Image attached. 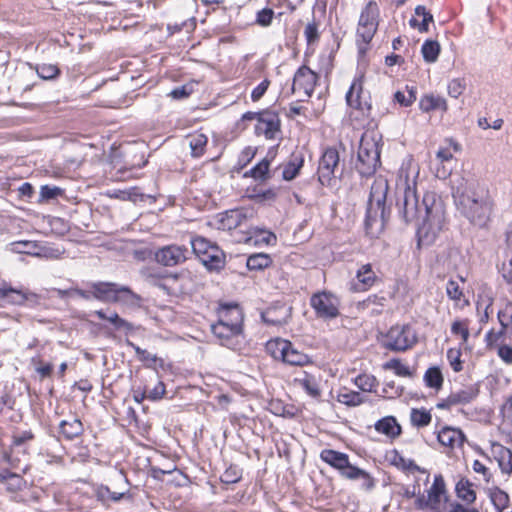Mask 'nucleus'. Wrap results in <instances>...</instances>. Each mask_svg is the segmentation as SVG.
Wrapping results in <instances>:
<instances>
[{
  "instance_id": "f257e3e1",
  "label": "nucleus",
  "mask_w": 512,
  "mask_h": 512,
  "mask_svg": "<svg viewBox=\"0 0 512 512\" xmlns=\"http://www.w3.org/2000/svg\"><path fill=\"white\" fill-rule=\"evenodd\" d=\"M397 204L402 207L406 221L422 217V223L417 229L418 246L434 243L446 223L445 205L437 194L426 192L420 205L415 186L407 185L402 200H398Z\"/></svg>"
},
{
  "instance_id": "f03ea898",
  "label": "nucleus",
  "mask_w": 512,
  "mask_h": 512,
  "mask_svg": "<svg viewBox=\"0 0 512 512\" xmlns=\"http://www.w3.org/2000/svg\"><path fill=\"white\" fill-rule=\"evenodd\" d=\"M256 217L253 208H237L225 211L218 219V229L233 231L236 242L247 245H270L276 242V235L264 228L252 225Z\"/></svg>"
},
{
  "instance_id": "7ed1b4c3",
  "label": "nucleus",
  "mask_w": 512,
  "mask_h": 512,
  "mask_svg": "<svg viewBox=\"0 0 512 512\" xmlns=\"http://www.w3.org/2000/svg\"><path fill=\"white\" fill-rule=\"evenodd\" d=\"M453 197L458 210L474 224H482L493 208L489 189L475 180H466L458 185Z\"/></svg>"
},
{
  "instance_id": "20e7f679",
  "label": "nucleus",
  "mask_w": 512,
  "mask_h": 512,
  "mask_svg": "<svg viewBox=\"0 0 512 512\" xmlns=\"http://www.w3.org/2000/svg\"><path fill=\"white\" fill-rule=\"evenodd\" d=\"M414 506L422 512H480L476 507L452 501L442 474L434 476L431 486L416 497Z\"/></svg>"
},
{
  "instance_id": "39448f33",
  "label": "nucleus",
  "mask_w": 512,
  "mask_h": 512,
  "mask_svg": "<svg viewBox=\"0 0 512 512\" xmlns=\"http://www.w3.org/2000/svg\"><path fill=\"white\" fill-rule=\"evenodd\" d=\"M75 295L85 299H96L104 303H120L128 307H140L142 298L130 287L115 282L97 281L89 284V289L74 288Z\"/></svg>"
},
{
  "instance_id": "423d86ee",
  "label": "nucleus",
  "mask_w": 512,
  "mask_h": 512,
  "mask_svg": "<svg viewBox=\"0 0 512 512\" xmlns=\"http://www.w3.org/2000/svg\"><path fill=\"white\" fill-rule=\"evenodd\" d=\"M319 457L324 463L337 470L343 478L360 480L362 489L368 491L375 486L374 478L367 471L351 464L348 454L333 449H323Z\"/></svg>"
},
{
  "instance_id": "0eeeda50",
  "label": "nucleus",
  "mask_w": 512,
  "mask_h": 512,
  "mask_svg": "<svg viewBox=\"0 0 512 512\" xmlns=\"http://www.w3.org/2000/svg\"><path fill=\"white\" fill-rule=\"evenodd\" d=\"M266 351L273 359L291 366H305L312 362L307 354L295 348L289 340L282 338L269 340L266 343Z\"/></svg>"
},
{
  "instance_id": "6e6552de",
  "label": "nucleus",
  "mask_w": 512,
  "mask_h": 512,
  "mask_svg": "<svg viewBox=\"0 0 512 512\" xmlns=\"http://www.w3.org/2000/svg\"><path fill=\"white\" fill-rule=\"evenodd\" d=\"M193 252L209 271H220L225 267L226 256L223 250L204 237L191 240Z\"/></svg>"
},
{
  "instance_id": "1a4fd4ad",
  "label": "nucleus",
  "mask_w": 512,
  "mask_h": 512,
  "mask_svg": "<svg viewBox=\"0 0 512 512\" xmlns=\"http://www.w3.org/2000/svg\"><path fill=\"white\" fill-rule=\"evenodd\" d=\"M415 330L409 324H396L384 334L382 346L390 351L405 352L417 343Z\"/></svg>"
},
{
  "instance_id": "9d476101",
  "label": "nucleus",
  "mask_w": 512,
  "mask_h": 512,
  "mask_svg": "<svg viewBox=\"0 0 512 512\" xmlns=\"http://www.w3.org/2000/svg\"><path fill=\"white\" fill-rule=\"evenodd\" d=\"M309 303L319 319L332 320L340 315V299L332 292H315L311 295Z\"/></svg>"
},
{
  "instance_id": "9b49d317",
  "label": "nucleus",
  "mask_w": 512,
  "mask_h": 512,
  "mask_svg": "<svg viewBox=\"0 0 512 512\" xmlns=\"http://www.w3.org/2000/svg\"><path fill=\"white\" fill-rule=\"evenodd\" d=\"M40 296L28 289H18L11 284L3 282L0 286V306H25L39 303Z\"/></svg>"
},
{
  "instance_id": "f8f14e48",
  "label": "nucleus",
  "mask_w": 512,
  "mask_h": 512,
  "mask_svg": "<svg viewBox=\"0 0 512 512\" xmlns=\"http://www.w3.org/2000/svg\"><path fill=\"white\" fill-rule=\"evenodd\" d=\"M190 252L187 246L170 244L158 248L155 251V261L164 267H175L182 265L189 258Z\"/></svg>"
},
{
  "instance_id": "ddd939ff",
  "label": "nucleus",
  "mask_w": 512,
  "mask_h": 512,
  "mask_svg": "<svg viewBox=\"0 0 512 512\" xmlns=\"http://www.w3.org/2000/svg\"><path fill=\"white\" fill-rule=\"evenodd\" d=\"M378 14L379 9L377 4L375 2H369L360 15L357 36L366 44L372 40L377 30Z\"/></svg>"
},
{
  "instance_id": "4468645a",
  "label": "nucleus",
  "mask_w": 512,
  "mask_h": 512,
  "mask_svg": "<svg viewBox=\"0 0 512 512\" xmlns=\"http://www.w3.org/2000/svg\"><path fill=\"white\" fill-rule=\"evenodd\" d=\"M478 392V389L474 386L452 391L446 398L438 402L436 407L441 410H450L458 405L469 404L478 396Z\"/></svg>"
},
{
  "instance_id": "2eb2a0df",
  "label": "nucleus",
  "mask_w": 512,
  "mask_h": 512,
  "mask_svg": "<svg viewBox=\"0 0 512 512\" xmlns=\"http://www.w3.org/2000/svg\"><path fill=\"white\" fill-rule=\"evenodd\" d=\"M363 78V75L354 78L345 98L349 107L359 110L364 116H369L371 104L361 98L363 93Z\"/></svg>"
},
{
  "instance_id": "dca6fc26",
  "label": "nucleus",
  "mask_w": 512,
  "mask_h": 512,
  "mask_svg": "<svg viewBox=\"0 0 512 512\" xmlns=\"http://www.w3.org/2000/svg\"><path fill=\"white\" fill-rule=\"evenodd\" d=\"M257 135H263L266 139H275L280 133V119L277 113L263 111L255 125Z\"/></svg>"
},
{
  "instance_id": "f3484780",
  "label": "nucleus",
  "mask_w": 512,
  "mask_h": 512,
  "mask_svg": "<svg viewBox=\"0 0 512 512\" xmlns=\"http://www.w3.org/2000/svg\"><path fill=\"white\" fill-rule=\"evenodd\" d=\"M355 279L352 286L354 292H367L381 281L370 263L362 264L357 269Z\"/></svg>"
},
{
  "instance_id": "a211bd4d",
  "label": "nucleus",
  "mask_w": 512,
  "mask_h": 512,
  "mask_svg": "<svg viewBox=\"0 0 512 512\" xmlns=\"http://www.w3.org/2000/svg\"><path fill=\"white\" fill-rule=\"evenodd\" d=\"M213 335L220 341L221 345L232 348L236 345L237 339L242 335L243 329L220 322L211 325Z\"/></svg>"
},
{
  "instance_id": "6ab92c4d",
  "label": "nucleus",
  "mask_w": 512,
  "mask_h": 512,
  "mask_svg": "<svg viewBox=\"0 0 512 512\" xmlns=\"http://www.w3.org/2000/svg\"><path fill=\"white\" fill-rule=\"evenodd\" d=\"M316 81L317 74L307 66H302L294 75L292 89L294 92L303 91L305 96L310 97L314 91Z\"/></svg>"
},
{
  "instance_id": "aec40b11",
  "label": "nucleus",
  "mask_w": 512,
  "mask_h": 512,
  "mask_svg": "<svg viewBox=\"0 0 512 512\" xmlns=\"http://www.w3.org/2000/svg\"><path fill=\"white\" fill-rule=\"evenodd\" d=\"M374 429L378 434L384 435L391 442L398 439L403 433L402 426L396 417L392 415L377 420L374 423Z\"/></svg>"
},
{
  "instance_id": "412c9836",
  "label": "nucleus",
  "mask_w": 512,
  "mask_h": 512,
  "mask_svg": "<svg viewBox=\"0 0 512 512\" xmlns=\"http://www.w3.org/2000/svg\"><path fill=\"white\" fill-rule=\"evenodd\" d=\"M457 502L466 507H472L477 500V492L474 489V483L467 477H460L454 487Z\"/></svg>"
},
{
  "instance_id": "4be33fe9",
  "label": "nucleus",
  "mask_w": 512,
  "mask_h": 512,
  "mask_svg": "<svg viewBox=\"0 0 512 512\" xmlns=\"http://www.w3.org/2000/svg\"><path fill=\"white\" fill-rule=\"evenodd\" d=\"M218 321L243 329V312L238 304H221L217 309Z\"/></svg>"
},
{
  "instance_id": "5701e85b",
  "label": "nucleus",
  "mask_w": 512,
  "mask_h": 512,
  "mask_svg": "<svg viewBox=\"0 0 512 512\" xmlns=\"http://www.w3.org/2000/svg\"><path fill=\"white\" fill-rule=\"evenodd\" d=\"M58 433L61 439L72 441L83 435L84 425L78 417L70 416L60 421Z\"/></svg>"
},
{
  "instance_id": "b1692460",
  "label": "nucleus",
  "mask_w": 512,
  "mask_h": 512,
  "mask_svg": "<svg viewBox=\"0 0 512 512\" xmlns=\"http://www.w3.org/2000/svg\"><path fill=\"white\" fill-rule=\"evenodd\" d=\"M437 439L442 446L455 449L463 446L465 435L459 428L445 426L438 432Z\"/></svg>"
},
{
  "instance_id": "393cba45",
  "label": "nucleus",
  "mask_w": 512,
  "mask_h": 512,
  "mask_svg": "<svg viewBox=\"0 0 512 512\" xmlns=\"http://www.w3.org/2000/svg\"><path fill=\"white\" fill-rule=\"evenodd\" d=\"M491 453L497 461L501 472L510 476L512 474V450L500 443L493 442Z\"/></svg>"
},
{
  "instance_id": "a878e982",
  "label": "nucleus",
  "mask_w": 512,
  "mask_h": 512,
  "mask_svg": "<svg viewBox=\"0 0 512 512\" xmlns=\"http://www.w3.org/2000/svg\"><path fill=\"white\" fill-rule=\"evenodd\" d=\"M30 364L40 380L52 378L54 373V364L52 361L45 358L43 347H41V349L31 357Z\"/></svg>"
},
{
  "instance_id": "bb28decb",
  "label": "nucleus",
  "mask_w": 512,
  "mask_h": 512,
  "mask_svg": "<svg viewBox=\"0 0 512 512\" xmlns=\"http://www.w3.org/2000/svg\"><path fill=\"white\" fill-rule=\"evenodd\" d=\"M293 384L302 388L312 398L321 396L319 379L307 371H303L298 377H295Z\"/></svg>"
},
{
  "instance_id": "cd10ccee",
  "label": "nucleus",
  "mask_w": 512,
  "mask_h": 512,
  "mask_svg": "<svg viewBox=\"0 0 512 512\" xmlns=\"http://www.w3.org/2000/svg\"><path fill=\"white\" fill-rule=\"evenodd\" d=\"M390 463L392 466H394L398 470H400L404 473H407V474H414L416 472L427 473V471L424 468H421L420 466H418L414 460L405 458L397 450H393L391 452Z\"/></svg>"
},
{
  "instance_id": "c85d7f7f",
  "label": "nucleus",
  "mask_w": 512,
  "mask_h": 512,
  "mask_svg": "<svg viewBox=\"0 0 512 512\" xmlns=\"http://www.w3.org/2000/svg\"><path fill=\"white\" fill-rule=\"evenodd\" d=\"M148 162H141L137 165H132L130 167H126V166H121V167H117V166H114L112 169L114 172H110L111 173V178L114 180V181H119V182H125V181H129V180H132V179H138V178H141L142 177V173H140V170L143 169V167L147 164Z\"/></svg>"
},
{
  "instance_id": "c756f323",
  "label": "nucleus",
  "mask_w": 512,
  "mask_h": 512,
  "mask_svg": "<svg viewBox=\"0 0 512 512\" xmlns=\"http://www.w3.org/2000/svg\"><path fill=\"white\" fill-rule=\"evenodd\" d=\"M358 160H380L379 143L368 136H363L358 149Z\"/></svg>"
},
{
  "instance_id": "7c9ffc66",
  "label": "nucleus",
  "mask_w": 512,
  "mask_h": 512,
  "mask_svg": "<svg viewBox=\"0 0 512 512\" xmlns=\"http://www.w3.org/2000/svg\"><path fill=\"white\" fill-rule=\"evenodd\" d=\"M387 304V297L382 292H380L370 294L367 298L358 302V308L362 310H368L372 314L379 315L383 312Z\"/></svg>"
},
{
  "instance_id": "2f4dec72",
  "label": "nucleus",
  "mask_w": 512,
  "mask_h": 512,
  "mask_svg": "<svg viewBox=\"0 0 512 512\" xmlns=\"http://www.w3.org/2000/svg\"><path fill=\"white\" fill-rule=\"evenodd\" d=\"M94 314L98 319L108 321L116 331L124 332L125 334H130L135 331V326L120 317L116 312L108 316L103 310H97Z\"/></svg>"
},
{
  "instance_id": "473e14b6",
  "label": "nucleus",
  "mask_w": 512,
  "mask_h": 512,
  "mask_svg": "<svg viewBox=\"0 0 512 512\" xmlns=\"http://www.w3.org/2000/svg\"><path fill=\"white\" fill-rule=\"evenodd\" d=\"M446 294L448 298L453 301L454 307L460 310L470 305L469 299L465 296L463 289L459 283L450 279L446 284Z\"/></svg>"
},
{
  "instance_id": "72a5a7b5",
  "label": "nucleus",
  "mask_w": 512,
  "mask_h": 512,
  "mask_svg": "<svg viewBox=\"0 0 512 512\" xmlns=\"http://www.w3.org/2000/svg\"><path fill=\"white\" fill-rule=\"evenodd\" d=\"M509 329L499 328L490 329L484 337L485 348L489 351H497L499 347H502L505 344L507 334L509 333Z\"/></svg>"
},
{
  "instance_id": "f704fd0d",
  "label": "nucleus",
  "mask_w": 512,
  "mask_h": 512,
  "mask_svg": "<svg viewBox=\"0 0 512 512\" xmlns=\"http://www.w3.org/2000/svg\"><path fill=\"white\" fill-rule=\"evenodd\" d=\"M419 108L425 113L433 110H442L443 112H446L448 105L445 98L441 96H435L433 94H426L421 97L419 101Z\"/></svg>"
},
{
  "instance_id": "c9c22d12",
  "label": "nucleus",
  "mask_w": 512,
  "mask_h": 512,
  "mask_svg": "<svg viewBox=\"0 0 512 512\" xmlns=\"http://www.w3.org/2000/svg\"><path fill=\"white\" fill-rule=\"evenodd\" d=\"M423 381L427 388L436 392L440 391L444 385V375L439 366H430L423 375Z\"/></svg>"
},
{
  "instance_id": "e433bc0d",
  "label": "nucleus",
  "mask_w": 512,
  "mask_h": 512,
  "mask_svg": "<svg viewBox=\"0 0 512 512\" xmlns=\"http://www.w3.org/2000/svg\"><path fill=\"white\" fill-rule=\"evenodd\" d=\"M470 324L469 318H456L451 323V334L455 337H459L461 340L460 345H466L470 337Z\"/></svg>"
},
{
  "instance_id": "4c0bfd02",
  "label": "nucleus",
  "mask_w": 512,
  "mask_h": 512,
  "mask_svg": "<svg viewBox=\"0 0 512 512\" xmlns=\"http://www.w3.org/2000/svg\"><path fill=\"white\" fill-rule=\"evenodd\" d=\"M382 369L385 371H392L399 377H412L413 371L410 366L400 358H392L382 364Z\"/></svg>"
},
{
  "instance_id": "58836bf2",
  "label": "nucleus",
  "mask_w": 512,
  "mask_h": 512,
  "mask_svg": "<svg viewBox=\"0 0 512 512\" xmlns=\"http://www.w3.org/2000/svg\"><path fill=\"white\" fill-rule=\"evenodd\" d=\"M273 263L272 257L267 253H254L248 256L246 266L250 271H262Z\"/></svg>"
},
{
  "instance_id": "ea45409f",
  "label": "nucleus",
  "mask_w": 512,
  "mask_h": 512,
  "mask_svg": "<svg viewBox=\"0 0 512 512\" xmlns=\"http://www.w3.org/2000/svg\"><path fill=\"white\" fill-rule=\"evenodd\" d=\"M488 496L496 512H503L510 505V497L508 493L499 487L490 488Z\"/></svg>"
},
{
  "instance_id": "a19ab883",
  "label": "nucleus",
  "mask_w": 512,
  "mask_h": 512,
  "mask_svg": "<svg viewBox=\"0 0 512 512\" xmlns=\"http://www.w3.org/2000/svg\"><path fill=\"white\" fill-rule=\"evenodd\" d=\"M339 403L348 407H356L364 403L363 396L354 390H350L346 387L341 388L336 396Z\"/></svg>"
},
{
  "instance_id": "79ce46f5",
  "label": "nucleus",
  "mask_w": 512,
  "mask_h": 512,
  "mask_svg": "<svg viewBox=\"0 0 512 512\" xmlns=\"http://www.w3.org/2000/svg\"><path fill=\"white\" fill-rule=\"evenodd\" d=\"M415 15L421 17L422 20L419 22L416 18H411L409 24L413 28H417L419 32H427L429 30V24L433 22V15L426 9L425 6L419 5L415 8Z\"/></svg>"
},
{
  "instance_id": "37998d69",
  "label": "nucleus",
  "mask_w": 512,
  "mask_h": 512,
  "mask_svg": "<svg viewBox=\"0 0 512 512\" xmlns=\"http://www.w3.org/2000/svg\"><path fill=\"white\" fill-rule=\"evenodd\" d=\"M494 298L492 296L486 295L483 296L481 294L478 295V300L476 302V309L479 313V322L481 324H485L489 321L490 315L493 313L492 305Z\"/></svg>"
},
{
  "instance_id": "c03bdc74",
  "label": "nucleus",
  "mask_w": 512,
  "mask_h": 512,
  "mask_svg": "<svg viewBox=\"0 0 512 512\" xmlns=\"http://www.w3.org/2000/svg\"><path fill=\"white\" fill-rule=\"evenodd\" d=\"M432 421V414L429 410L424 407L412 408L410 411V423L413 427L418 429L424 428L430 425Z\"/></svg>"
},
{
  "instance_id": "a18cd8bd",
  "label": "nucleus",
  "mask_w": 512,
  "mask_h": 512,
  "mask_svg": "<svg viewBox=\"0 0 512 512\" xmlns=\"http://www.w3.org/2000/svg\"><path fill=\"white\" fill-rule=\"evenodd\" d=\"M0 484L4 485L6 491L14 492L21 488L23 479L16 473H12L8 470H2L0 471Z\"/></svg>"
},
{
  "instance_id": "49530a36",
  "label": "nucleus",
  "mask_w": 512,
  "mask_h": 512,
  "mask_svg": "<svg viewBox=\"0 0 512 512\" xmlns=\"http://www.w3.org/2000/svg\"><path fill=\"white\" fill-rule=\"evenodd\" d=\"M338 162H319L317 169L318 180L323 186H330Z\"/></svg>"
},
{
  "instance_id": "de8ad7c7",
  "label": "nucleus",
  "mask_w": 512,
  "mask_h": 512,
  "mask_svg": "<svg viewBox=\"0 0 512 512\" xmlns=\"http://www.w3.org/2000/svg\"><path fill=\"white\" fill-rule=\"evenodd\" d=\"M462 348L459 347H451L446 352V357L451 367L452 371L455 373H460L464 369V360L462 359Z\"/></svg>"
},
{
  "instance_id": "09e8293b",
  "label": "nucleus",
  "mask_w": 512,
  "mask_h": 512,
  "mask_svg": "<svg viewBox=\"0 0 512 512\" xmlns=\"http://www.w3.org/2000/svg\"><path fill=\"white\" fill-rule=\"evenodd\" d=\"M421 53L423 55V59L427 63H434L438 59L440 53V45L435 40H426L422 44Z\"/></svg>"
},
{
  "instance_id": "8fccbe9b",
  "label": "nucleus",
  "mask_w": 512,
  "mask_h": 512,
  "mask_svg": "<svg viewBox=\"0 0 512 512\" xmlns=\"http://www.w3.org/2000/svg\"><path fill=\"white\" fill-rule=\"evenodd\" d=\"M207 141V136L201 133L190 136L189 146L191 148L192 157L198 158L203 155Z\"/></svg>"
},
{
  "instance_id": "3c124183",
  "label": "nucleus",
  "mask_w": 512,
  "mask_h": 512,
  "mask_svg": "<svg viewBox=\"0 0 512 512\" xmlns=\"http://www.w3.org/2000/svg\"><path fill=\"white\" fill-rule=\"evenodd\" d=\"M270 162H258L253 168L244 173L245 177H252L256 181H265L270 177Z\"/></svg>"
},
{
  "instance_id": "603ef678",
  "label": "nucleus",
  "mask_w": 512,
  "mask_h": 512,
  "mask_svg": "<svg viewBox=\"0 0 512 512\" xmlns=\"http://www.w3.org/2000/svg\"><path fill=\"white\" fill-rule=\"evenodd\" d=\"M354 384L363 392H372L378 386L375 376L362 373L354 379Z\"/></svg>"
},
{
  "instance_id": "864d4df0",
  "label": "nucleus",
  "mask_w": 512,
  "mask_h": 512,
  "mask_svg": "<svg viewBox=\"0 0 512 512\" xmlns=\"http://www.w3.org/2000/svg\"><path fill=\"white\" fill-rule=\"evenodd\" d=\"M243 471L236 464H230L220 477V481L224 484H235L242 479Z\"/></svg>"
},
{
  "instance_id": "5fc2aeb1",
  "label": "nucleus",
  "mask_w": 512,
  "mask_h": 512,
  "mask_svg": "<svg viewBox=\"0 0 512 512\" xmlns=\"http://www.w3.org/2000/svg\"><path fill=\"white\" fill-rule=\"evenodd\" d=\"M320 23L313 17L312 21L308 22L304 29V36L308 45L317 43L320 39L319 32Z\"/></svg>"
},
{
  "instance_id": "6e6d98bb",
  "label": "nucleus",
  "mask_w": 512,
  "mask_h": 512,
  "mask_svg": "<svg viewBox=\"0 0 512 512\" xmlns=\"http://www.w3.org/2000/svg\"><path fill=\"white\" fill-rule=\"evenodd\" d=\"M407 91H396L394 94V101L401 106L409 107L416 100V89L414 87H406Z\"/></svg>"
},
{
  "instance_id": "4d7b16f0",
  "label": "nucleus",
  "mask_w": 512,
  "mask_h": 512,
  "mask_svg": "<svg viewBox=\"0 0 512 512\" xmlns=\"http://www.w3.org/2000/svg\"><path fill=\"white\" fill-rule=\"evenodd\" d=\"M35 438V435L31 430H25L21 432H15L12 435V442H11V453H13L14 449L19 448L26 444L29 441H32Z\"/></svg>"
},
{
  "instance_id": "13d9d810",
  "label": "nucleus",
  "mask_w": 512,
  "mask_h": 512,
  "mask_svg": "<svg viewBox=\"0 0 512 512\" xmlns=\"http://www.w3.org/2000/svg\"><path fill=\"white\" fill-rule=\"evenodd\" d=\"M465 78H454L449 81L447 90L450 97L458 98L466 89Z\"/></svg>"
},
{
  "instance_id": "bf43d9fd",
  "label": "nucleus",
  "mask_w": 512,
  "mask_h": 512,
  "mask_svg": "<svg viewBox=\"0 0 512 512\" xmlns=\"http://www.w3.org/2000/svg\"><path fill=\"white\" fill-rule=\"evenodd\" d=\"M60 70L53 64H42L37 67V74L40 78L50 80L58 76Z\"/></svg>"
},
{
  "instance_id": "052dcab7",
  "label": "nucleus",
  "mask_w": 512,
  "mask_h": 512,
  "mask_svg": "<svg viewBox=\"0 0 512 512\" xmlns=\"http://www.w3.org/2000/svg\"><path fill=\"white\" fill-rule=\"evenodd\" d=\"M497 317L501 328L512 331V304H508L503 310L498 311Z\"/></svg>"
},
{
  "instance_id": "680f3d73",
  "label": "nucleus",
  "mask_w": 512,
  "mask_h": 512,
  "mask_svg": "<svg viewBox=\"0 0 512 512\" xmlns=\"http://www.w3.org/2000/svg\"><path fill=\"white\" fill-rule=\"evenodd\" d=\"M64 194V190L57 186L43 185L40 188V197L42 200L56 199Z\"/></svg>"
},
{
  "instance_id": "e2e57ef3",
  "label": "nucleus",
  "mask_w": 512,
  "mask_h": 512,
  "mask_svg": "<svg viewBox=\"0 0 512 512\" xmlns=\"http://www.w3.org/2000/svg\"><path fill=\"white\" fill-rule=\"evenodd\" d=\"M274 17V11L271 8H263L256 14L255 22L261 27H268L271 25Z\"/></svg>"
},
{
  "instance_id": "0e129e2a",
  "label": "nucleus",
  "mask_w": 512,
  "mask_h": 512,
  "mask_svg": "<svg viewBox=\"0 0 512 512\" xmlns=\"http://www.w3.org/2000/svg\"><path fill=\"white\" fill-rule=\"evenodd\" d=\"M500 273L508 286H510V293L512 294V254L509 258L503 261Z\"/></svg>"
},
{
  "instance_id": "69168bd1",
  "label": "nucleus",
  "mask_w": 512,
  "mask_h": 512,
  "mask_svg": "<svg viewBox=\"0 0 512 512\" xmlns=\"http://www.w3.org/2000/svg\"><path fill=\"white\" fill-rule=\"evenodd\" d=\"M147 393H148V400L159 401L166 394V386L163 381L159 380L151 390L147 389Z\"/></svg>"
},
{
  "instance_id": "338daca9",
  "label": "nucleus",
  "mask_w": 512,
  "mask_h": 512,
  "mask_svg": "<svg viewBox=\"0 0 512 512\" xmlns=\"http://www.w3.org/2000/svg\"><path fill=\"white\" fill-rule=\"evenodd\" d=\"M303 163L304 162H288L283 169V178L288 181L294 179L298 175Z\"/></svg>"
},
{
  "instance_id": "774afa93",
  "label": "nucleus",
  "mask_w": 512,
  "mask_h": 512,
  "mask_svg": "<svg viewBox=\"0 0 512 512\" xmlns=\"http://www.w3.org/2000/svg\"><path fill=\"white\" fill-rule=\"evenodd\" d=\"M472 469L475 473L481 474L486 483H490L493 479V475L489 468L479 460H474L472 463Z\"/></svg>"
}]
</instances>
